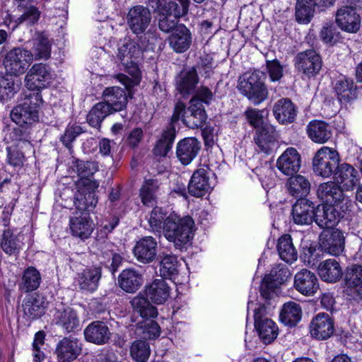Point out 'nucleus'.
<instances>
[{
	"mask_svg": "<svg viewBox=\"0 0 362 362\" xmlns=\"http://www.w3.org/2000/svg\"><path fill=\"white\" fill-rule=\"evenodd\" d=\"M110 114L108 105L105 103H98L95 105L87 115V122L95 128H100L103 119Z\"/></svg>",
	"mask_w": 362,
	"mask_h": 362,
	"instance_id": "54",
	"label": "nucleus"
},
{
	"mask_svg": "<svg viewBox=\"0 0 362 362\" xmlns=\"http://www.w3.org/2000/svg\"><path fill=\"white\" fill-rule=\"evenodd\" d=\"M339 160V155L337 151L323 146L315 153L313 158V173L322 178H329L334 173Z\"/></svg>",
	"mask_w": 362,
	"mask_h": 362,
	"instance_id": "5",
	"label": "nucleus"
},
{
	"mask_svg": "<svg viewBox=\"0 0 362 362\" xmlns=\"http://www.w3.org/2000/svg\"><path fill=\"white\" fill-rule=\"evenodd\" d=\"M40 282V272L35 267H30L23 272L20 288L25 292L33 291L39 287Z\"/></svg>",
	"mask_w": 362,
	"mask_h": 362,
	"instance_id": "53",
	"label": "nucleus"
},
{
	"mask_svg": "<svg viewBox=\"0 0 362 362\" xmlns=\"http://www.w3.org/2000/svg\"><path fill=\"white\" fill-rule=\"evenodd\" d=\"M133 252L140 262L151 263L157 256L158 243L152 236H145L136 242Z\"/></svg>",
	"mask_w": 362,
	"mask_h": 362,
	"instance_id": "24",
	"label": "nucleus"
},
{
	"mask_svg": "<svg viewBox=\"0 0 362 362\" xmlns=\"http://www.w3.org/2000/svg\"><path fill=\"white\" fill-rule=\"evenodd\" d=\"M50 70L45 64H35L27 73L25 78V86L29 90L40 92L51 81Z\"/></svg>",
	"mask_w": 362,
	"mask_h": 362,
	"instance_id": "15",
	"label": "nucleus"
},
{
	"mask_svg": "<svg viewBox=\"0 0 362 362\" xmlns=\"http://www.w3.org/2000/svg\"><path fill=\"white\" fill-rule=\"evenodd\" d=\"M346 212L340 210L337 206L325 204L322 209H317L315 215V222L321 228H332Z\"/></svg>",
	"mask_w": 362,
	"mask_h": 362,
	"instance_id": "30",
	"label": "nucleus"
},
{
	"mask_svg": "<svg viewBox=\"0 0 362 362\" xmlns=\"http://www.w3.org/2000/svg\"><path fill=\"white\" fill-rule=\"evenodd\" d=\"M308 137L315 143H326L332 136V127L325 122L313 120L307 126Z\"/></svg>",
	"mask_w": 362,
	"mask_h": 362,
	"instance_id": "41",
	"label": "nucleus"
},
{
	"mask_svg": "<svg viewBox=\"0 0 362 362\" xmlns=\"http://www.w3.org/2000/svg\"><path fill=\"white\" fill-rule=\"evenodd\" d=\"M198 81L197 71L194 68H192L187 71L182 72L177 78V89L184 95L190 94L194 92Z\"/></svg>",
	"mask_w": 362,
	"mask_h": 362,
	"instance_id": "46",
	"label": "nucleus"
},
{
	"mask_svg": "<svg viewBox=\"0 0 362 362\" xmlns=\"http://www.w3.org/2000/svg\"><path fill=\"white\" fill-rule=\"evenodd\" d=\"M120 287L128 293L136 291L142 284V277L134 269H125L119 275Z\"/></svg>",
	"mask_w": 362,
	"mask_h": 362,
	"instance_id": "47",
	"label": "nucleus"
},
{
	"mask_svg": "<svg viewBox=\"0 0 362 362\" xmlns=\"http://www.w3.org/2000/svg\"><path fill=\"white\" fill-rule=\"evenodd\" d=\"M320 56L314 49L299 52L295 57V66L298 71L308 77L317 75L322 69Z\"/></svg>",
	"mask_w": 362,
	"mask_h": 362,
	"instance_id": "13",
	"label": "nucleus"
},
{
	"mask_svg": "<svg viewBox=\"0 0 362 362\" xmlns=\"http://www.w3.org/2000/svg\"><path fill=\"white\" fill-rule=\"evenodd\" d=\"M334 322L328 314L319 313L310 324V334L317 339H327L334 332Z\"/></svg>",
	"mask_w": 362,
	"mask_h": 362,
	"instance_id": "27",
	"label": "nucleus"
},
{
	"mask_svg": "<svg viewBox=\"0 0 362 362\" xmlns=\"http://www.w3.org/2000/svg\"><path fill=\"white\" fill-rule=\"evenodd\" d=\"M315 204L307 199H298L292 208V218L296 224L309 225L315 221Z\"/></svg>",
	"mask_w": 362,
	"mask_h": 362,
	"instance_id": "22",
	"label": "nucleus"
},
{
	"mask_svg": "<svg viewBox=\"0 0 362 362\" xmlns=\"http://www.w3.org/2000/svg\"><path fill=\"white\" fill-rule=\"evenodd\" d=\"M277 251L280 258L286 263L292 264L298 259V252L290 235L286 234L279 238Z\"/></svg>",
	"mask_w": 362,
	"mask_h": 362,
	"instance_id": "45",
	"label": "nucleus"
},
{
	"mask_svg": "<svg viewBox=\"0 0 362 362\" xmlns=\"http://www.w3.org/2000/svg\"><path fill=\"white\" fill-rule=\"evenodd\" d=\"M98 186L99 183L95 180L83 179L78 182L74 197L76 211L89 213L95 209L98 203L95 189Z\"/></svg>",
	"mask_w": 362,
	"mask_h": 362,
	"instance_id": "7",
	"label": "nucleus"
},
{
	"mask_svg": "<svg viewBox=\"0 0 362 362\" xmlns=\"http://www.w3.org/2000/svg\"><path fill=\"white\" fill-rule=\"evenodd\" d=\"M142 48L138 41L125 40L123 45L118 49V58L122 64H127L129 61L139 60L141 57Z\"/></svg>",
	"mask_w": 362,
	"mask_h": 362,
	"instance_id": "43",
	"label": "nucleus"
},
{
	"mask_svg": "<svg viewBox=\"0 0 362 362\" xmlns=\"http://www.w3.org/2000/svg\"><path fill=\"white\" fill-rule=\"evenodd\" d=\"M101 278V268L93 267L83 269L77 274L76 282L80 289L88 292L95 291Z\"/></svg>",
	"mask_w": 362,
	"mask_h": 362,
	"instance_id": "37",
	"label": "nucleus"
},
{
	"mask_svg": "<svg viewBox=\"0 0 362 362\" xmlns=\"http://www.w3.org/2000/svg\"><path fill=\"white\" fill-rule=\"evenodd\" d=\"M131 305L134 311L145 319L139 323V329L141 330L139 334H142L144 337L150 339L158 337L160 334V327L156 321L150 320L157 317L156 308L141 296L134 297L131 300Z\"/></svg>",
	"mask_w": 362,
	"mask_h": 362,
	"instance_id": "2",
	"label": "nucleus"
},
{
	"mask_svg": "<svg viewBox=\"0 0 362 362\" xmlns=\"http://www.w3.org/2000/svg\"><path fill=\"white\" fill-rule=\"evenodd\" d=\"M103 103L108 105L112 113L122 110L127 104L125 90L117 86L106 88L103 91Z\"/></svg>",
	"mask_w": 362,
	"mask_h": 362,
	"instance_id": "34",
	"label": "nucleus"
},
{
	"mask_svg": "<svg viewBox=\"0 0 362 362\" xmlns=\"http://www.w3.org/2000/svg\"><path fill=\"white\" fill-rule=\"evenodd\" d=\"M170 47L176 53L188 50L192 43V34L184 24H180L167 39Z\"/></svg>",
	"mask_w": 362,
	"mask_h": 362,
	"instance_id": "23",
	"label": "nucleus"
},
{
	"mask_svg": "<svg viewBox=\"0 0 362 362\" xmlns=\"http://www.w3.org/2000/svg\"><path fill=\"white\" fill-rule=\"evenodd\" d=\"M194 221L189 216H180L172 213L165 219L163 234L177 249H182L193 238Z\"/></svg>",
	"mask_w": 362,
	"mask_h": 362,
	"instance_id": "1",
	"label": "nucleus"
},
{
	"mask_svg": "<svg viewBox=\"0 0 362 362\" xmlns=\"http://www.w3.org/2000/svg\"><path fill=\"white\" fill-rule=\"evenodd\" d=\"M266 67L271 81L277 82L281 79L284 76V67L279 60H267Z\"/></svg>",
	"mask_w": 362,
	"mask_h": 362,
	"instance_id": "64",
	"label": "nucleus"
},
{
	"mask_svg": "<svg viewBox=\"0 0 362 362\" xmlns=\"http://www.w3.org/2000/svg\"><path fill=\"white\" fill-rule=\"evenodd\" d=\"M286 183L290 195L293 197L303 199L310 192L311 185L307 177L301 175H291Z\"/></svg>",
	"mask_w": 362,
	"mask_h": 362,
	"instance_id": "42",
	"label": "nucleus"
},
{
	"mask_svg": "<svg viewBox=\"0 0 362 362\" xmlns=\"http://www.w3.org/2000/svg\"><path fill=\"white\" fill-rule=\"evenodd\" d=\"M264 79V75L259 71L246 72L239 78V90L255 105H259L268 97Z\"/></svg>",
	"mask_w": 362,
	"mask_h": 362,
	"instance_id": "3",
	"label": "nucleus"
},
{
	"mask_svg": "<svg viewBox=\"0 0 362 362\" xmlns=\"http://www.w3.org/2000/svg\"><path fill=\"white\" fill-rule=\"evenodd\" d=\"M85 339L97 345L107 344L111 337V332L108 326L103 321H94L89 324L84 329Z\"/></svg>",
	"mask_w": 362,
	"mask_h": 362,
	"instance_id": "29",
	"label": "nucleus"
},
{
	"mask_svg": "<svg viewBox=\"0 0 362 362\" xmlns=\"http://www.w3.org/2000/svg\"><path fill=\"white\" fill-rule=\"evenodd\" d=\"M335 22L342 30L356 33L361 27V16L354 6H342L336 11Z\"/></svg>",
	"mask_w": 362,
	"mask_h": 362,
	"instance_id": "16",
	"label": "nucleus"
},
{
	"mask_svg": "<svg viewBox=\"0 0 362 362\" xmlns=\"http://www.w3.org/2000/svg\"><path fill=\"white\" fill-rule=\"evenodd\" d=\"M318 274L321 279L329 283H335L342 276V268L338 261L328 259L318 265Z\"/></svg>",
	"mask_w": 362,
	"mask_h": 362,
	"instance_id": "39",
	"label": "nucleus"
},
{
	"mask_svg": "<svg viewBox=\"0 0 362 362\" xmlns=\"http://www.w3.org/2000/svg\"><path fill=\"white\" fill-rule=\"evenodd\" d=\"M276 167L286 175H295L301 167V156L295 148H287L278 158Z\"/></svg>",
	"mask_w": 362,
	"mask_h": 362,
	"instance_id": "21",
	"label": "nucleus"
},
{
	"mask_svg": "<svg viewBox=\"0 0 362 362\" xmlns=\"http://www.w3.org/2000/svg\"><path fill=\"white\" fill-rule=\"evenodd\" d=\"M70 230L74 236L88 238L93 230V223L89 213L75 211L69 220Z\"/></svg>",
	"mask_w": 362,
	"mask_h": 362,
	"instance_id": "25",
	"label": "nucleus"
},
{
	"mask_svg": "<svg viewBox=\"0 0 362 362\" xmlns=\"http://www.w3.org/2000/svg\"><path fill=\"white\" fill-rule=\"evenodd\" d=\"M167 217L166 214L161 208H153L148 218L151 230L155 233H160L161 230H163L164 222Z\"/></svg>",
	"mask_w": 362,
	"mask_h": 362,
	"instance_id": "59",
	"label": "nucleus"
},
{
	"mask_svg": "<svg viewBox=\"0 0 362 362\" xmlns=\"http://www.w3.org/2000/svg\"><path fill=\"white\" fill-rule=\"evenodd\" d=\"M245 116L247 122L255 130L267 124L264 120L263 110L255 108H248L245 112Z\"/></svg>",
	"mask_w": 362,
	"mask_h": 362,
	"instance_id": "63",
	"label": "nucleus"
},
{
	"mask_svg": "<svg viewBox=\"0 0 362 362\" xmlns=\"http://www.w3.org/2000/svg\"><path fill=\"white\" fill-rule=\"evenodd\" d=\"M335 91L341 103H347L354 98L356 86L353 80L342 78L337 81Z\"/></svg>",
	"mask_w": 362,
	"mask_h": 362,
	"instance_id": "51",
	"label": "nucleus"
},
{
	"mask_svg": "<svg viewBox=\"0 0 362 362\" xmlns=\"http://www.w3.org/2000/svg\"><path fill=\"white\" fill-rule=\"evenodd\" d=\"M1 246L2 250L10 255L18 254L21 248L19 237L14 235L10 229L4 230Z\"/></svg>",
	"mask_w": 362,
	"mask_h": 362,
	"instance_id": "55",
	"label": "nucleus"
},
{
	"mask_svg": "<svg viewBox=\"0 0 362 362\" xmlns=\"http://www.w3.org/2000/svg\"><path fill=\"white\" fill-rule=\"evenodd\" d=\"M146 299H150L153 303L163 304L169 298L170 288L164 279H155L145 288Z\"/></svg>",
	"mask_w": 362,
	"mask_h": 362,
	"instance_id": "36",
	"label": "nucleus"
},
{
	"mask_svg": "<svg viewBox=\"0 0 362 362\" xmlns=\"http://www.w3.org/2000/svg\"><path fill=\"white\" fill-rule=\"evenodd\" d=\"M267 276H268L271 280L274 281L276 285L280 286L290 279L291 274L286 266L277 264L272 269L270 273Z\"/></svg>",
	"mask_w": 362,
	"mask_h": 362,
	"instance_id": "61",
	"label": "nucleus"
},
{
	"mask_svg": "<svg viewBox=\"0 0 362 362\" xmlns=\"http://www.w3.org/2000/svg\"><path fill=\"white\" fill-rule=\"evenodd\" d=\"M160 274L163 278L171 279L178 272V261L175 255L162 253L160 255Z\"/></svg>",
	"mask_w": 362,
	"mask_h": 362,
	"instance_id": "52",
	"label": "nucleus"
},
{
	"mask_svg": "<svg viewBox=\"0 0 362 362\" xmlns=\"http://www.w3.org/2000/svg\"><path fill=\"white\" fill-rule=\"evenodd\" d=\"M151 354L148 343L144 340H135L130 346V356L136 362H146Z\"/></svg>",
	"mask_w": 362,
	"mask_h": 362,
	"instance_id": "56",
	"label": "nucleus"
},
{
	"mask_svg": "<svg viewBox=\"0 0 362 362\" xmlns=\"http://www.w3.org/2000/svg\"><path fill=\"white\" fill-rule=\"evenodd\" d=\"M302 309L298 303L290 301L284 304L280 313V320L288 327H295L300 321Z\"/></svg>",
	"mask_w": 362,
	"mask_h": 362,
	"instance_id": "44",
	"label": "nucleus"
},
{
	"mask_svg": "<svg viewBox=\"0 0 362 362\" xmlns=\"http://www.w3.org/2000/svg\"><path fill=\"white\" fill-rule=\"evenodd\" d=\"M320 247L324 252L339 256L344 250V233L337 228L323 231L320 235Z\"/></svg>",
	"mask_w": 362,
	"mask_h": 362,
	"instance_id": "11",
	"label": "nucleus"
},
{
	"mask_svg": "<svg viewBox=\"0 0 362 362\" xmlns=\"http://www.w3.org/2000/svg\"><path fill=\"white\" fill-rule=\"evenodd\" d=\"M22 307L24 315L32 320L41 317L46 308L44 298L37 293L25 296Z\"/></svg>",
	"mask_w": 362,
	"mask_h": 362,
	"instance_id": "40",
	"label": "nucleus"
},
{
	"mask_svg": "<svg viewBox=\"0 0 362 362\" xmlns=\"http://www.w3.org/2000/svg\"><path fill=\"white\" fill-rule=\"evenodd\" d=\"M162 183L156 177L145 179L139 189L141 203L146 206H153L157 204L160 194Z\"/></svg>",
	"mask_w": 362,
	"mask_h": 362,
	"instance_id": "31",
	"label": "nucleus"
},
{
	"mask_svg": "<svg viewBox=\"0 0 362 362\" xmlns=\"http://www.w3.org/2000/svg\"><path fill=\"white\" fill-rule=\"evenodd\" d=\"M182 7L181 11V7L176 2H168L165 8L158 14V28L161 31L168 33L175 30L180 17L187 13V6L182 3Z\"/></svg>",
	"mask_w": 362,
	"mask_h": 362,
	"instance_id": "10",
	"label": "nucleus"
},
{
	"mask_svg": "<svg viewBox=\"0 0 362 362\" xmlns=\"http://www.w3.org/2000/svg\"><path fill=\"white\" fill-rule=\"evenodd\" d=\"M73 170L81 177V180L89 179L98 170V163L92 160H82L75 159L72 165Z\"/></svg>",
	"mask_w": 362,
	"mask_h": 362,
	"instance_id": "57",
	"label": "nucleus"
},
{
	"mask_svg": "<svg viewBox=\"0 0 362 362\" xmlns=\"http://www.w3.org/2000/svg\"><path fill=\"white\" fill-rule=\"evenodd\" d=\"M30 52L32 54V62L33 59L36 60L48 59L51 54V44L49 39L42 35H39L33 39L32 50Z\"/></svg>",
	"mask_w": 362,
	"mask_h": 362,
	"instance_id": "49",
	"label": "nucleus"
},
{
	"mask_svg": "<svg viewBox=\"0 0 362 362\" xmlns=\"http://www.w3.org/2000/svg\"><path fill=\"white\" fill-rule=\"evenodd\" d=\"M345 285L348 294L354 298H362V266L353 264L346 268Z\"/></svg>",
	"mask_w": 362,
	"mask_h": 362,
	"instance_id": "32",
	"label": "nucleus"
},
{
	"mask_svg": "<svg viewBox=\"0 0 362 362\" xmlns=\"http://www.w3.org/2000/svg\"><path fill=\"white\" fill-rule=\"evenodd\" d=\"M176 129L173 127H166L157 141L153 148V153L156 156L165 157L172 148L175 139Z\"/></svg>",
	"mask_w": 362,
	"mask_h": 362,
	"instance_id": "48",
	"label": "nucleus"
},
{
	"mask_svg": "<svg viewBox=\"0 0 362 362\" xmlns=\"http://www.w3.org/2000/svg\"><path fill=\"white\" fill-rule=\"evenodd\" d=\"M273 113L279 123L287 124L291 123L295 120L297 110L290 99L281 98L274 103Z\"/></svg>",
	"mask_w": 362,
	"mask_h": 362,
	"instance_id": "38",
	"label": "nucleus"
},
{
	"mask_svg": "<svg viewBox=\"0 0 362 362\" xmlns=\"http://www.w3.org/2000/svg\"><path fill=\"white\" fill-rule=\"evenodd\" d=\"M137 41L140 44L142 50L153 49L161 40L159 34L156 30H148L144 32Z\"/></svg>",
	"mask_w": 362,
	"mask_h": 362,
	"instance_id": "62",
	"label": "nucleus"
},
{
	"mask_svg": "<svg viewBox=\"0 0 362 362\" xmlns=\"http://www.w3.org/2000/svg\"><path fill=\"white\" fill-rule=\"evenodd\" d=\"M150 10L143 6H135L129 9L127 16V23L131 31L138 35L144 33L151 22Z\"/></svg>",
	"mask_w": 362,
	"mask_h": 362,
	"instance_id": "14",
	"label": "nucleus"
},
{
	"mask_svg": "<svg viewBox=\"0 0 362 362\" xmlns=\"http://www.w3.org/2000/svg\"><path fill=\"white\" fill-rule=\"evenodd\" d=\"M357 174L358 172L352 165L346 163L339 164L334 172V182L343 189L353 190L358 181Z\"/></svg>",
	"mask_w": 362,
	"mask_h": 362,
	"instance_id": "35",
	"label": "nucleus"
},
{
	"mask_svg": "<svg viewBox=\"0 0 362 362\" xmlns=\"http://www.w3.org/2000/svg\"><path fill=\"white\" fill-rule=\"evenodd\" d=\"M32 62L30 50L16 47L6 53L3 64L7 75L17 76L24 74Z\"/></svg>",
	"mask_w": 362,
	"mask_h": 362,
	"instance_id": "8",
	"label": "nucleus"
},
{
	"mask_svg": "<svg viewBox=\"0 0 362 362\" xmlns=\"http://www.w3.org/2000/svg\"><path fill=\"white\" fill-rule=\"evenodd\" d=\"M294 287L301 294L312 296L319 289L318 279L313 272L303 269L296 274Z\"/></svg>",
	"mask_w": 362,
	"mask_h": 362,
	"instance_id": "26",
	"label": "nucleus"
},
{
	"mask_svg": "<svg viewBox=\"0 0 362 362\" xmlns=\"http://www.w3.org/2000/svg\"><path fill=\"white\" fill-rule=\"evenodd\" d=\"M211 175H214L209 168H198L192 174L188 185L189 193L196 197H202L214 187Z\"/></svg>",
	"mask_w": 362,
	"mask_h": 362,
	"instance_id": "12",
	"label": "nucleus"
},
{
	"mask_svg": "<svg viewBox=\"0 0 362 362\" xmlns=\"http://www.w3.org/2000/svg\"><path fill=\"white\" fill-rule=\"evenodd\" d=\"M42 103L40 92L25 93L23 103L11 111V119L20 126L35 123L38 120V109Z\"/></svg>",
	"mask_w": 362,
	"mask_h": 362,
	"instance_id": "4",
	"label": "nucleus"
},
{
	"mask_svg": "<svg viewBox=\"0 0 362 362\" xmlns=\"http://www.w3.org/2000/svg\"><path fill=\"white\" fill-rule=\"evenodd\" d=\"M278 133L275 127L267 123L255 130L254 141L259 151L265 154H269L277 142Z\"/></svg>",
	"mask_w": 362,
	"mask_h": 362,
	"instance_id": "19",
	"label": "nucleus"
},
{
	"mask_svg": "<svg viewBox=\"0 0 362 362\" xmlns=\"http://www.w3.org/2000/svg\"><path fill=\"white\" fill-rule=\"evenodd\" d=\"M53 321L67 334L75 332L80 325L76 312L73 308L64 305L55 309Z\"/></svg>",
	"mask_w": 362,
	"mask_h": 362,
	"instance_id": "20",
	"label": "nucleus"
},
{
	"mask_svg": "<svg viewBox=\"0 0 362 362\" xmlns=\"http://www.w3.org/2000/svg\"><path fill=\"white\" fill-rule=\"evenodd\" d=\"M197 101L190 100L187 115H182V122L190 129L202 127L207 118L203 105H199Z\"/></svg>",
	"mask_w": 362,
	"mask_h": 362,
	"instance_id": "33",
	"label": "nucleus"
},
{
	"mask_svg": "<svg viewBox=\"0 0 362 362\" xmlns=\"http://www.w3.org/2000/svg\"><path fill=\"white\" fill-rule=\"evenodd\" d=\"M313 0H297L296 4V20L299 23L308 24L311 21L315 13Z\"/></svg>",
	"mask_w": 362,
	"mask_h": 362,
	"instance_id": "50",
	"label": "nucleus"
},
{
	"mask_svg": "<svg viewBox=\"0 0 362 362\" xmlns=\"http://www.w3.org/2000/svg\"><path fill=\"white\" fill-rule=\"evenodd\" d=\"M201 149V143L194 137L180 140L176 146V156L183 165L189 164Z\"/></svg>",
	"mask_w": 362,
	"mask_h": 362,
	"instance_id": "28",
	"label": "nucleus"
},
{
	"mask_svg": "<svg viewBox=\"0 0 362 362\" xmlns=\"http://www.w3.org/2000/svg\"><path fill=\"white\" fill-rule=\"evenodd\" d=\"M266 309L263 305H259L254 310L255 327L262 341L270 344L279 334V329L275 322L265 316Z\"/></svg>",
	"mask_w": 362,
	"mask_h": 362,
	"instance_id": "9",
	"label": "nucleus"
},
{
	"mask_svg": "<svg viewBox=\"0 0 362 362\" xmlns=\"http://www.w3.org/2000/svg\"><path fill=\"white\" fill-rule=\"evenodd\" d=\"M97 248L96 255L101 264H107L110 261V257L115 252V246L108 240H97L95 243Z\"/></svg>",
	"mask_w": 362,
	"mask_h": 362,
	"instance_id": "58",
	"label": "nucleus"
},
{
	"mask_svg": "<svg viewBox=\"0 0 362 362\" xmlns=\"http://www.w3.org/2000/svg\"><path fill=\"white\" fill-rule=\"evenodd\" d=\"M33 0H16L13 4L16 9L21 15L12 23L13 30L20 25L25 24L27 26H32L37 23L40 17V11L38 8L33 4Z\"/></svg>",
	"mask_w": 362,
	"mask_h": 362,
	"instance_id": "17",
	"label": "nucleus"
},
{
	"mask_svg": "<svg viewBox=\"0 0 362 362\" xmlns=\"http://www.w3.org/2000/svg\"><path fill=\"white\" fill-rule=\"evenodd\" d=\"M18 90V85L15 83L12 78L6 76L0 78V100L4 101L11 98Z\"/></svg>",
	"mask_w": 362,
	"mask_h": 362,
	"instance_id": "60",
	"label": "nucleus"
},
{
	"mask_svg": "<svg viewBox=\"0 0 362 362\" xmlns=\"http://www.w3.org/2000/svg\"><path fill=\"white\" fill-rule=\"evenodd\" d=\"M82 344L76 337H65L57 344L55 354L59 362H71L81 354Z\"/></svg>",
	"mask_w": 362,
	"mask_h": 362,
	"instance_id": "18",
	"label": "nucleus"
},
{
	"mask_svg": "<svg viewBox=\"0 0 362 362\" xmlns=\"http://www.w3.org/2000/svg\"><path fill=\"white\" fill-rule=\"evenodd\" d=\"M317 196L325 204L337 206L342 211H350L352 206V201L334 182L321 183L317 187Z\"/></svg>",
	"mask_w": 362,
	"mask_h": 362,
	"instance_id": "6",
	"label": "nucleus"
}]
</instances>
